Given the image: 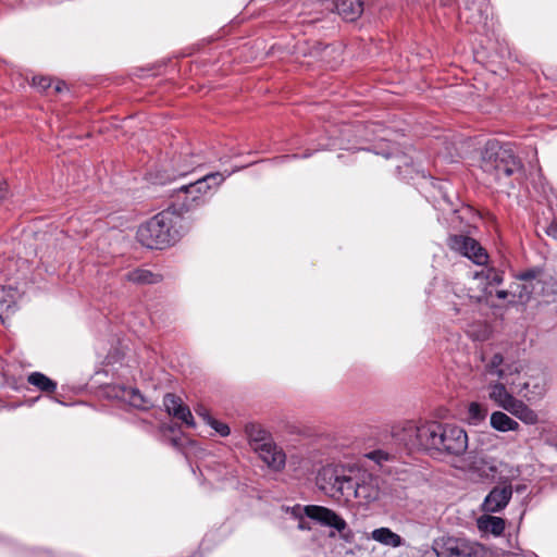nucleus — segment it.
Instances as JSON below:
<instances>
[{
    "label": "nucleus",
    "instance_id": "nucleus-1",
    "mask_svg": "<svg viewBox=\"0 0 557 557\" xmlns=\"http://www.w3.org/2000/svg\"><path fill=\"white\" fill-rule=\"evenodd\" d=\"M380 478L360 469L323 468L318 475L320 487L332 496H341L346 500L357 498L360 504L368 505L380 498Z\"/></svg>",
    "mask_w": 557,
    "mask_h": 557
},
{
    "label": "nucleus",
    "instance_id": "nucleus-2",
    "mask_svg": "<svg viewBox=\"0 0 557 557\" xmlns=\"http://www.w3.org/2000/svg\"><path fill=\"white\" fill-rule=\"evenodd\" d=\"M182 222L180 215L166 208L139 226L137 238L147 248L163 249L174 245L185 234Z\"/></svg>",
    "mask_w": 557,
    "mask_h": 557
},
{
    "label": "nucleus",
    "instance_id": "nucleus-3",
    "mask_svg": "<svg viewBox=\"0 0 557 557\" xmlns=\"http://www.w3.org/2000/svg\"><path fill=\"white\" fill-rule=\"evenodd\" d=\"M512 290L520 302H528L534 296H542L547 302L554 301L557 296V273L540 267L527 269L517 275Z\"/></svg>",
    "mask_w": 557,
    "mask_h": 557
},
{
    "label": "nucleus",
    "instance_id": "nucleus-4",
    "mask_svg": "<svg viewBox=\"0 0 557 557\" xmlns=\"http://www.w3.org/2000/svg\"><path fill=\"white\" fill-rule=\"evenodd\" d=\"M225 177L220 172L207 174L193 183L181 186L173 195L172 203L168 207L175 214L183 215L202 207L212 187H218Z\"/></svg>",
    "mask_w": 557,
    "mask_h": 557
},
{
    "label": "nucleus",
    "instance_id": "nucleus-5",
    "mask_svg": "<svg viewBox=\"0 0 557 557\" xmlns=\"http://www.w3.org/2000/svg\"><path fill=\"white\" fill-rule=\"evenodd\" d=\"M481 169L500 182L520 173L522 163L510 148L488 141L482 151Z\"/></svg>",
    "mask_w": 557,
    "mask_h": 557
},
{
    "label": "nucleus",
    "instance_id": "nucleus-6",
    "mask_svg": "<svg viewBox=\"0 0 557 557\" xmlns=\"http://www.w3.org/2000/svg\"><path fill=\"white\" fill-rule=\"evenodd\" d=\"M440 428L441 422L437 421H428L421 424L407 422L398 437L409 450L421 449L431 456H436V448L441 443Z\"/></svg>",
    "mask_w": 557,
    "mask_h": 557
},
{
    "label": "nucleus",
    "instance_id": "nucleus-7",
    "mask_svg": "<svg viewBox=\"0 0 557 557\" xmlns=\"http://www.w3.org/2000/svg\"><path fill=\"white\" fill-rule=\"evenodd\" d=\"M290 513L295 518L300 519L298 523V528L300 530L309 529L302 521L304 516L319 522L322 525L333 528L338 532H343L347 529L346 521L339 515H337L334 510L323 506L308 505L301 507L300 505H296L290 508Z\"/></svg>",
    "mask_w": 557,
    "mask_h": 557
},
{
    "label": "nucleus",
    "instance_id": "nucleus-8",
    "mask_svg": "<svg viewBox=\"0 0 557 557\" xmlns=\"http://www.w3.org/2000/svg\"><path fill=\"white\" fill-rule=\"evenodd\" d=\"M459 20L469 24L476 33H488L493 28L491 7L487 0H463Z\"/></svg>",
    "mask_w": 557,
    "mask_h": 557
},
{
    "label": "nucleus",
    "instance_id": "nucleus-9",
    "mask_svg": "<svg viewBox=\"0 0 557 557\" xmlns=\"http://www.w3.org/2000/svg\"><path fill=\"white\" fill-rule=\"evenodd\" d=\"M440 441L437 445L436 455H454L459 456L463 454L468 447V436L466 431L454 424L441 423Z\"/></svg>",
    "mask_w": 557,
    "mask_h": 557
},
{
    "label": "nucleus",
    "instance_id": "nucleus-10",
    "mask_svg": "<svg viewBox=\"0 0 557 557\" xmlns=\"http://www.w3.org/2000/svg\"><path fill=\"white\" fill-rule=\"evenodd\" d=\"M447 246L451 251H455L476 265H485L488 261V255L481 244L467 235L453 234L447 238Z\"/></svg>",
    "mask_w": 557,
    "mask_h": 557
},
{
    "label": "nucleus",
    "instance_id": "nucleus-11",
    "mask_svg": "<svg viewBox=\"0 0 557 557\" xmlns=\"http://www.w3.org/2000/svg\"><path fill=\"white\" fill-rule=\"evenodd\" d=\"M437 557H473L478 546L462 537L442 536L432 546Z\"/></svg>",
    "mask_w": 557,
    "mask_h": 557
},
{
    "label": "nucleus",
    "instance_id": "nucleus-12",
    "mask_svg": "<svg viewBox=\"0 0 557 557\" xmlns=\"http://www.w3.org/2000/svg\"><path fill=\"white\" fill-rule=\"evenodd\" d=\"M471 468L479 478L499 483H506L510 476L515 475L507 463L488 457L476 458Z\"/></svg>",
    "mask_w": 557,
    "mask_h": 557
},
{
    "label": "nucleus",
    "instance_id": "nucleus-13",
    "mask_svg": "<svg viewBox=\"0 0 557 557\" xmlns=\"http://www.w3.org/2000/svg\"><path fill=\"white\" fill-rule=\"evenodd\" d=\"M522 382L516 383L515 380L510 384L516 387V392L525 397L528 400L540 399L546 392V375L539 369H530V373H525Z\"/></svg>",
    "mask_w": 557,
    "mask_h": 557
},
{
    "label": "nucleus",
    "instance_id": "nucleus-14",
    "mask_svg": "<svg viewBox=\"0 0 557 557\" xmlns=\"http://www.w3.org/2000/svg\"><path fill=\"white\" fill-rule=\"evenodd\" d=\"M502 486H495L484 498L482 508L485 512H499L509 503L512 496L510 479Z\"/></svg>",
    "mask_w": 557,
    "mask_h": 557
},
{
    "label": "nucleus",
    "instance_id": "nucleus-15",
    "mask_svg": "<svg viewBox=\"0 0 557 557\" xmlns=\"http://www.w3.org/2000/svg\"><path fill=\"white\" fill-rule=\"evenodd\" d=\"M255 453L259 458L272 470L281 471L286 463V455L284 450L272 440L262 446H258Z\"/></svg>",
    "mask_w": 557,
    "mask_h": 557
},
{
    "label": "nucleus",
    "instance_id": "nucleus-16",
    "mask_svg": "<svg viewBox=\"0 0 557 557\" xmlns=\"http://www.w3.org/2000/svg\"><path fill=\"white\" fill-rule=\"evenodd\" d=\"M20 293L11 286H0V320L2 322L17 310Z\"/></svg>",
    "mask_w": 557,
    "mask_h": 557
},
{
    "label": "nucleus",
    "instance_id": "nucleus-17",
    "mask_svg": "<svg viewBox=\"0 0 557 557\" xmlns=\"http://www.w3.org/2000/svg\"><path fill=\"white\" fill-rule=\"evenodd\" d=\"M335 9L337 14L347 22L357 21L364 10L362 0H335Z\"/></svg>",
    "mask_w": 557,
    "mask_h": 557
},
{
    "label": "nucleus",
    "instance_id": "nucleus-18",
    "mask_svg": "<svg viewBox=\"0 0 557 557\" xmlns=\"http://www.w3.org/2000/svg\"><path fill=\"white\" fill-rule=\"evenodd\" d=\"M244 432L252 450H256L258 446H262V444L273 440L269 431L255 422L247 423L244 428Z\"/></svg>",
    "mask_w": 557,
    "mask_h": 557
},
{
    "label": "nucleus",
    "instance_id": "nucleus-19",
    "mask_svg": "<svg viewBox=\"0 0 557 557\" xmlns=\"http://www.w3.org/2000/svg\"><path fill=\"white\" fill-rule=\"evenodd\" d=\"M503 363L504 357L500 354H495L485 366L486 372L490 375H496L498 379H504L510 384L507 376L511 375L513 372L519 373V367L512 364L503 368Z\"/></svg>",
    "mask_w": 557,
    "mask_h": 557
},
{
    "label": "nucleus",
    "instance_id": "nucleus-20",
    "mask_svg": "<svg viewBox=\"0 0 557 557\" xmlns=\"http://www.w3.org/2000/svg\"><path fill=\"white\" fill-rule=\"evenodd\" d=\"M488 391L490 398L506 411H508L509 406L517 399L502 383L490 384Z\"/></svg>",
    "mask_w": 557,
    "mask_h": 557
},
{
    "label": "nucleus",
    "instance_id": "nucleus-21",
    "mask_svg": "<svg viewBox=\"0 0 557 557\" xmlns=\"http://www.w3.org/2000/svg\"><path fill=\"white\" fill-rule=\"evenodd\" d=\"M508 412L525 424H535L539 421L536 412L519 399H516V401L509 406Z\"/></svg>",
    "mask_w": 557,
    "mask_h": 557
},
{
    "label": "nucleus",
    "instance_id": "nucleus-22",
    "mask_svg": "<svg viewBox=\"0 0 557 557\" xmlns=\"http://www.w3.org/2000/svg\"><path fill=\"white\" fill-rule=\"evenodd\" d=\"M371 539L391 547H399L404 544L403 537L389 528H379L372 531Z\"/></svg>",
    "mask_w": 557,
    "mask_h": 557
},
{
    "label": "nucleus",
    "instance_id": "nucleus-23",
    "mask_svg": "<svg viewBox=\"0 0 557 557\" xmlns=\"http://www.w3.org/2000/svg\"><path fill=\"white\" fill-rule=\"evenodd\" d=\"M200 164L201 162L196 156L181 153L174 159V171L177 176H185Z\"/></svg>",
    "mask_w": 557,
    "mask_h": 557
},
{
    "label": "nucleus",
    "instance_id": "nucleus-24",
    "mask_svg": "<svg viewBox=\"0 0 557 557\" xmlns=\"http://www.w3.org/2000/svg\"><path fill=\"white\" fill-rule=\"evenodd\" d=\"M491 426L499 432L517 431L519 423L505 412L495 411L491 414Z\"/></svg>",
    "mask_w": 557,
    "mask_h": 557
},
{
    "label": "nucleus",
    "instance_id": "nucleus-25",
    "mask_svg": "<svg viewBox=\"0 0 557 557\" xmlns=\"http://www.w3.org/2000/svg\"><path fill=\"white\" fill-rule=\"evenodd\" d=\"M27 382L42 393L50 394L57 389V382L41 372H32L27 377Z\"/></svg>",
    "mask_w": 557,
    "mask_h": 557
},
{
    "label": "nucleus",
    "instance_id": "nucleus-26",
    "mask_svg": "<svg viewBox=\"0 0 557 557\" xmlns=\"http://www.w3.org/2000/svg\"><path fill=\"white\" fill-rule=\"evenodd\" d=\"M479 528L494 535H500L505 530V520L495 516L482 517L479 519Z\"/></svg>",
    "mask_w": 557,
    "mask_h": 557
},
{
    "label": "nucleus",
    "instance_id": "nucleus-27",
    "mask_svg": "<svg viewBox=\"0 0 557 557\" xmlns=\"http://www.w3.org/2000/svg\"><path fill=\"white\" fill-rule=\"evenodd\" d=\"M123 398L129 403L131 406L147 410L151 407V403L137 388H127L123 391Z\"/></svg>",
    "mask_w": 557,
    "mask_h": 557
},
{
    "label": "nucleus",
    "instance_id": "nucleus-28",
    "mask_svg": "<svg viewBox=\"0 0 557 557\" xmlns=\"http://www.w3.org/2000/svg\"><path fill=\"white\" fill-rule=\"evenodd\" d=\"M125 278L136 284H153L158 282V275L146 269H135L125 274Z\"/></svg>",
    "mask_w": 557,
    "mask_h": 557
},
{
    "label": "nucleus",
    "instance_id": "nucleus-29",
    "mask_svg": "<svg viewBox=\"0 0 557 557\" xmlns=\"http://www.w3.org/2000/svg\"><path fill=\"white\" fill-rule=\"evenodd\" d=\"M456 296L461 300L460 304H454V310L457 314L463 312L462 306L476 307L478 305L486 301V295L482 292L479 295H471L469 293Z\"/></svg>",
    "mask_w": 557,
    "mask_h": 557
},
{
    "label": "nucleus",
    "instance_id": "nucleus-30",
    "mask_svg": "<svg viewBox=\"0 0 557 557\" xmlns=\"http://www.w3.org/2000/svg\"><path fill=\"white\" fill-rule=\"evenodd\" d=\"M474 278H484L487 286L500 285L504 282V272L495 268H486L473 274Z\"/></svg>",
    "mask_w": 557,
    "mask_h": 557
},
{
    "label": "nucleus",
    "instance_id": "nucleus-31",
    "mask_svg": "<svg viewBox=\"0 0 557 557\" xmlns=\"http://www.w3.org/2000/svg\"><path fill=\"white\" fill-rule=\"evenodd\" d=\"M487 414V408L476 401H472L468 407V418L473 424H478L485 419Z\"/></svg>",
    "mask_w": 557,
    "mask_h": 557
},
{
    "label": "nucleus",
    "instance_id": "nucleus-32",
    "mask_svg": "<svg viewBox=\"0 0 557 557\" xmlns=\"http://www.w3.org/2000/svg\"><path fill=\"white\" fill-rule=\"evenodd\" d=\"M163 405L169 414H173L182 405V399L175 394L168 393L164 395Z\"/></svg>",
    "mask_w": 557,
    "mask_h": 557
},
{
    "label": "nucleus",
    "instance_id": "nucleus-33",
    "mask_svg": "<svg viewBox=\"0 0 557 557\" xmlns=\"http://www.w3.org/2000/svg\"><path fill=\"white\" fill-rule=\"evenodd\" d=\"M206 423L223 437L230 435L231 433L230 426L227 424L218 421L211 417V414H206Z\"/></svg>",
    "mask_w": 557,
    "mask_h": 557
},
{
    "label": "nucleus",
    "instance_id": "nucleus-34",
    "mask_svg": "<svg viewBox=\"0 0 557 557\" xmlns=\"http://www.w3.org/2000/svg\"><path fill=\"white\" fill-rule=\"evenodd\" d=\"M174 418L184 422L187 426H194V417L189 410V408L185 405H182L176 411L172 414Z\"/></svg>",
    "mask_w": 557,
    "mask_h": 557
},
{
    "label": "nucleus",
    "instance_id": "nucleus-35",
    "mask_svg": "<svg viewBox=\"0 0 557 557\" xmlns=\"http://www.w3.org/2000/svg\"><path fill=\"white\" fill-rule=\"evenodd\" d=\"M33 85L40 90H46L51 86V79L48 77H34Z\"/></svg>",
    "mask_w": 557,
    "mask_h": 557
},
{
    "label": "nucleus",
    "instance_id": "nucleus-36",
    "mask_svg": "<svg viewBox=\"0 0 557 557\" xmlns=\"http://www.w3.org/2000/svg\"><path fill=\"white\" fill-rule=\"evenodd\" d=\"M512 292H513V290H512V284H511V285H510V288H509L508 290H506V289L497 290V292H496V296H497V298H499V299H506V298H508L509 296H511V297H512V300H513V299H517V300H518V296H517V295H515Z\"/></svg>",
    "mask_w": 557,
    "mask_h": 557
},
{
    "label": "nucleus",
    "instance_id": "nucleus-37",
    "mask_svg": "<svg viewBox=\"0 0 557 557\" xmlns=\"http://www.w3.org/2000/svg\"><path fill=\"white\" fill-rule=\"evenodd\" d=\"M546 234L557 239V221H554L547 228Z\"/></svg>",
    "mask_w": 557,
    "mask_h": 557
},
{
    "label": "nucleus",
    "instance_id": "nucleus-38",
    "mask_svg": "<svg viewBox=\"0 0 557 557\" xmlns=\"http://www.w3.org/2000/svg\"><path fill=\"white\" fill-rule=\"evenodd\" d=\"M369 457H370L371 459H376V458H379V460H380V459H387V455H386V454H384V453H382V451H380V450H379V451H372V453L369 455Z\"/></svg>",
    "mask_w": 557,
    "mask_h": 557
},
{
    "label": "nucleus",
    "instance_id": "nucleus-39",
    "mask_svg": "<svg viewBox=\"0 0 557 557\" xmlns=\"http://www.w3.org/2000/svg\"><path fill=\"white\" fill-rule=\"evenodd\" d=\"M319 2H321V4L325 7V9L333 10V8H335V0H319Z\"/></svg>",
    "mask_w": 557,
    "mask_h": 557
},
{
    "label": "nucleus",
    "instance_id": "nucleus-40",
    "mask_svg": "<svg viewBox=\"0 0 557 557\" xmlns=\"http://www.w3.org/2000/svg\"><path fill=\"white\" fill-rule=\"evenodd\" d=\"M196 412L199 417H201L203 419L205 422H206V414H210L209 411L205 407L197 408Z\"/></svg>",
    "mask_w": 557,
    "mask_h": 557
},
{
    "label": "nucleus",
    "instance_id": "nucleus-41",
    "mask_svg": "<svg viewBox=\"0 0 557 557\" xmlns=\"http://www.w3.org/2000/svg\"><path fill=\"white\" fill-rule=\"evenodd\" d=\"M7 183L0 182V200L3 199L7 196Z\"/></svg>",
    "mask_w": 557,
    "mask_h": 557
},
{
    "label": "nucleus",
    "instance_id": "nucleus-42",
    "mask_svg": "<svg viewBox=\"0 0 557 557\" xmlns=\"http://www.w3.org/2000/svg\"><path fill=\"white\" fill-rule=\"evenodd\" d=\"M524 491H525V485H518V486H516V492L517 493H522Z\"/></svg>",
    "mask_w": 557,
    "mask_h": 557
},
{
    "label": "nucleus",
    "instance_id": "nucleus-43",
    "mask_svg": "<svg viewBox=\"0 0 557 557\" xmlns=\"http://www.w3.org/2000/svg\"><path fill=\"white\" fill-rule=\"evenodd\" d=\"M61 90H62V86H61V84H58V85L55 86V91H57V92H60Z\"/></svg>",
    "mask_w": 557,
    "mask_h": 557
},
{
    "label": "nucleus",
    "instance_id": "nucleus-44",
    "mask_svg": "<svg viewBox=\"0 0 557 557\" xmlns=\"http://www.w3.org/2000/svg\"><path fill=\"white\" fill-rule=\"evenodd\" d=\"M288 158H289V156H283V157H281V158H278V159H280V160H285V159H288Z\"/></svg>",
    "mask_w": 557,
    "mask_h": 557
}]
</instances>
